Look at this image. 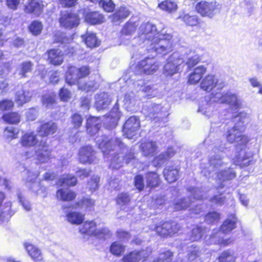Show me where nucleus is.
I'll list each match as a JSON object with an SVG mask.
<instances>
[{"instance_id":"obj_38","label":"nucleus","mask_w":262,"mask_h":262,"mask_svg":"<svg viewBox=\"0 0 262 262\" xmlns=\"http://www.w3.org/2000/svg\"><path fill=\"white\" fill-rule=\"evenodd\" d=\"M164 176L169 183L175 182L178 179V170L173 167H168L163 171Z\"/></svg>"},{"instance_id":"obj_46","label":"nucleus","mask_w":262,"mask_h":262,"mask_svg":"<svg viewBox=\"0 0 262 262\" xmlns=\"http://www.w3.org/2000/svg\"><path fill=\"white\" fill-rule=\"evenodd\" d=\"M159 7L164 11L168 12H172L177 10L178 6L177 4L169 0H166L160 4Z\"/></svg>"},{"instance_id":"obj_29","label":"nucleus","mask_w":262,"mask_h":262,"mask_svg":"<svg viewBox=\"0 0 262 262\" xmlns=\"http://www.w3.org/2000/svg\"><path fill=\"white\" fill-rule=\"evenodd\" d=\"M175 151L172 147L168 148L165 152H162L159 155L155 158L153 163L155 166L160 165L164 163L169 158L173 156Z\"/></svg>"},{"instance_id":"obj_60","label":"nucleus","mask_w":262,"mask_h":262,"mask_svg":"<svg viewBox=\"0 0 262 262\" xmlns=\"http://www.w3.org/2000/svg\"><path fill=\"white\" fill-rule=\"evenodd\" d=\"M173 254L169 250H167L161 252L159 258L156 262H170L172 259Z\"/></svg>"},{"instance_id":"obj_54","label":"nucleus","mask_w":262,"mask_h":262,"mask_svg":"<svg viewBox=\"0 0 262 262\" xmlns=\"http://www.w3.org/2000/svg\"><path fill=\"white\" fill-rule=\"evenodd\" d=\"M235 257L233 252L226 251L219 258V262H234Z\"/></svg>"},{"instance_id":"obj_10","label":"nucleus","mask_w":262,"mask_h":262,"mask_svg":"<svg viewBox=\"0 0 262 262\" xmlns=\"http://www.w3.org/2000/svg\"><path fill=\"white\" fill-rule=\"evenodd\" d=\"M184 61V58L179 53H173L168 58L167 63L164 67L163 74L165 76H171L178 73L179 67Z\"/></svg>"},{"instance_id":"obj_9","label":"nucleus","mask_w":262,"mask_h":262,"mask_svg":"<svg viewBox=\"0 0 262 262\" xmlns=\"http://www.w3.org/2000/svg\"><path fill=\"white\" fill-rule=\"evenodd\" d=\"M226 147L224 145L215 146L212 149L209 157V162L210 166L216 170H219L226 164L224 160V152Z\"/></svg>"},{"instance_id":"obj_19","label":"nucleus","mask_w":262,"mask_h":262,"mask_svg":"<svg viewBox=\"0 0 262 262\" xmlns=\"http://www.w3.org/2000/svg\"><path fill=\"white\" fill-rule=\"evenodd\" d=\"M218 80L215 76L212 74H208L206 76L201 82V88L207 92H210L215 86H218L221 89L223 86L217 84Z\"/></svg>"},{"instance_id":"obj_56","label":"nucleus","mask_w":262,"mask_h":262,"mask_svg":"<svg viewBox=\"0 0 262 262\" xmlns=\"http://www.w3.org/2000/svg\"><path fill=\"white\" fill-rule=\"evenodd\" d=\"M42 29V24L38 21H33L29 27V30L34 35H37L41 33Z\"/></svg>"},{"instance_id":"obj_51","label":"nucleus","mask_w":262,"mask_h":262,"mask_svg":"<svg viewBox=\"0 0 262 262\" xmlns=\"http://www.w3.org/2000/svg\"><path fill=\"white\" fill-rule=\"evenodd\" d=\"M3 120L10 124H16L20 121V115L14 112L8 113L3 116Z\"/></svg>"},{"instance_id":"obj_52","label":"nucleus","mask_w":262,"mask_h":262,"mask_svg":"<svg viewBox=\"0 0 262 262\" xmlns=\"http://www.w3.org/2000/svg\"><path fill=\"white\" fill-rule=\"evenodd\" d=\"M125 247L118 242H114L110 247L111 252L116 256H119L124 252Z\"/></svg>"},{"instance_id":"obj_14","label":"nucleus","mask_w":262,"mask_h":262,"mask_svg":"<svg viewBox=\"0 0 262 262\" xmlns=\"http://www.w3.org/2000/svg\"><path fill=\"white\" fill-rule=\"evenodd\" d=\"M79 159L83 164H92L98 161L96 151L92 146L85 145L81 147L79 150Z\"/></svg>"},{"instance_id":"obj_57","label":"nucleus","mask_w":262,"mask_h":262,"mask_svg":"<svg viewBox=\"0 0 262 262\" xmlns=\"http://www.w3.org/2000/svg\"><path fill=\"white\" fill-rule=\"evenodd\" d=\"M18 131L16 128L13 126H9L6 128L4 132V137L8 140H12L16 138Z\"/></svg>"},{"instance_id":"obj_43","label":"nucleus","mask_w":262,"mask_h":262,"mask_svg":"<svg viewBox=\"0 0 262 262\" xmlns=\"http://www.w3.org/2000/svg\"><path fill=\"white\" fill-rule=\"evenodd\" d=\"M67 217L68 222L73 224H80L84 220L83 214L75 211L67 214Z\"/></svg>"},{"instance_id":"obj_34","label":"nucleus","mask_w":262,"mask_h":262,"mask_svg":"<svg viewBox=\"0 0 262 262\" xmlns=\"http://www.w3.org/2000/svg\"><path fill=\"white\" fill-rule=\"evenodd\" d=\"M82 37L88 47L92 48L99 45L100 41L98 40L96 34L93 32L87 31L85 34L82 36Z\"/></svg>"},{"instance_id":"obj_8","label":"nucleus","mask_w":262,"mask_h":262,"mask_svg":"<svg viewBox=\"0 0 262 262\" xmlns=\"http://www.w3.org/2000/svg\"><path fill=\"white\" fill-rule=\"evenodd\" d=\"M246 116L247 114L242 112L234 117V121L236 122V123L232 128L228 131L227 135V140L230 143L235 142L237 138L241 134V131L246 119Z\"/></svg>"},{"instance_id":"obj_27","label":"nucleus","mask_w":262,"mask_h":262,"mask_svg":"<svg viewBox=\"0 0 262 262\" xmlns=\"http://www.w3.org/2000/svg\"><path fill=\"white\" fill-rule=\"evenodd\" d=\"M101 127V121L98 118L90 117L87 120V132L91 136L97 133Z\"/></svg>"},{"instance_id":"obj_12","label":"nucleus","mask_w":262,"mask_h":262,"mask_svg":"<svg viewBox=\"0 0 262 262\" xmlns=\"http://www.w3.org/2000/svg\"><path fill=\"white\" fill-rule=\"evenodd\" d=\"M220 9V5L216 2L201 1L198 3L196 6V9L198 13L203 16H207L210 18L219 13Z\"/></svg>"},{"instance_id":"obj_16","label":"nucleus","mask_w":262,"mask_h":262,"mask_svg":"<svg viewBox=\"0 0 262 262\" xmlns=\"http://www.w3.org/2000/svg\"><path fill=\"white\" fill-rule=\"evenodd\" d=\"M59 23L62 27L71 29L78 26L79 19L76 14L63 11L61 13Z\"/></svg>"},{"instance_id":"obj_32","label":"nucleus","mask_w":262,"mask_h":262,"mask_svg":"<svg viewBox=\"0 0 262 262\" xmlns=\"http://www.w3.org/2000/svg\"><path fill=\"white\" fill-rule=\"evenodd\" d=\"M85 20L91 24H99L103 23L104 20V16L98 12H88L84 17Z\"/></svg>"},{"instance_id":"obj_18","label":"nucleus","mask_w":262,"mask_h":262,"mask_svg":"<svg viewBox=\"0 0 262 262\" xmlns=\"http://www.w3.org/2000/svg\"><path fill=\"white\" fill-rule=\"evenodd\" d=\"M140 149L143 156L150 157L155 155L158 147L156 142L148 140L141 143Z\"/></svg>"},{"instance_id":"obj_26","label":"nucleus","mask_w":262,"mask_h":262,"mask_svg":"<svg viewBox=\"0 0 262 262\" xmlns=\"http://www.w3.org/2000/svg\"><path fill=\"white\" fill-rule=\"evenodd\" d=\"M206 72V68L204 66H199L194 69L193 72L189 74L188 82L195 84L199 82L203 75Z\"/></svg>"},{"instance_id":"obj_50","label":"nucleus","mask_w":262,"mask_h":262,"mask_svg":"<svg viewBox=\"0 0 262 262\" xmlns=\"http://www.w3.org/2000/svg\"><path fill=\"white\" fill-rule=\"evenodd\" d=\"M130 198L127 193H121L118 195L116 203L120 207L124 209L130 202Z\"/></svg>"},{"instance_id":"obj_35","label":"nucleus","mask_w":262,"mask_h":262,"mask_svg":"<svg viewBox=\"0 0 262 262\" xmlns=\"http://www.w3.org/2000/svg\"><path fill=\"white\" fill-rule=\"evenodd\" d=\"M43 6L38 2L31 1L25 7V11L29 13H34L35 15H39L42 10Z\"/></svg>"},{"instance_id":"obj_37","label":"nucleus","mask_w":262,"mask_h":262,"mask_svg":"<svg viewBox=\"0 0 262 262\" xmlns=\"http://www.w3.org/2000/svg\"><path fill=\"white\" fill-rule=\"evenodd\" d=\"M96 225L94 221L85 222L79 228L81 234L95 235L96 231Z\"/></svg>"},{"instance_id":"obj_23","label":"nucleus","mask_w":262,"mask_h":262,"mask_svg":"<svg viewBox=\"0 0 262 262\" xmlns=\"http://www.w3.org/2000/svg\"><path fill=\"white\" fill-rule=\"evenodd\" d=\"M32 95L31 92L21 86L16 92L15 101L18 105H23L31 100Z\"/></svg>"},{"instance_id":"obj_2","label":"nucleus","mask_w":262,"mask_h":262,"mask_svg":"<svg viewBox=\"0 0 262 262\" xmlns=\"http://www.w3.org/2000/svg\"><path fill=\"white\" fill-rule=\"evenodd\" d=\"M172 36L170 33H160L152 38L147 46L148 52L166 55L171 52L173 48Z\"/></svg>"},{"instance_id":"obj_15","label":"nucleus","mask_w":262,"mask_h":262,"mask_svg":"<svg viewBox=\"0 0 262 262\" xmlns=\"http://www.w3.org/2000/svg\"><path fill=\"white\" fill-rule=\"evenodd\" d=\"M140 127V122L139 118L136 116H131L126 121L123 125V134L128 139L132 138L136 135Z\"/></svg>"},{"instance_id":"obj_22","label":"nucleus","mask_w":262,"mask_h":262,"mask_svg":"<svg viewBox=\"0 0 262 262\" xmlns=\"http://www.w3.org/2000/svg\"><path fill=\"white\" fill-rule=\"evenodd\" d=\"M95 106L98 110L105 109L110 105L112 98L107 93L103 92L95 96Z\"/></svg>"},{"instance_id":"obj_48","label":"nucleus","mask_w":262,"mask_h":262,"mask_svg":"<svg viewBox=\"0 0 262 262\" xmlns=\"http://www.w3.org/2000/svg\"><path fill=\"white\" fill-rule=\"evenodd\" d=\"M205 232L206 231L204 228L196 227L191 231L190 240L192 242L198 241L202 238Z\"/></svg>"},{"instance_id":"obj_31","label":"nucleus","mask_w":262,"mask_h":262,"mask_svg":"<svg viewBox=\"0 0 262 262\" xmlns=\"http://www.w3.org/2000/svg\"><path fill=\"white\" fill-rule=\"evenodd\" d=\"M221 232H219L216 234H214L208 237V239L206 237V242L207 244H219L223 246H227L232 242L230 238L224 239L223 238L220 237Z\"/></svg>"},{"instance_id":"obj_24","label":"nucleus","mask_w":262,"mask_h":262,"mask_svg":"<svg viewBox=\"0 0 262 262\" xmlns=\"http://www.w3.org/2000/svg\"><path fill=\"white\" fill-rule=\"evenodd\" d=\"M24 247L29 255L35 262L43 261L42 253L38 248L30 243H25Z\"/></svg>"},{"instance_id":"obj_41","label":"nucleus","mask_w":262,"mask_h":262,"mask_svg":"<svg viewBox=\"0 0 262 262\" xmlns=\"http://www.w3.org/2000/svg\"><path fill=\"white\" fill-rule=\"evenodd\" d=\"M236 219L232 215L231 219L225 221L221 227V231L223 233H228L235 228Z\"/></svg>"},{"instance_id":"obj_59","label":"nucleus","mask_w":262,"mask_h":262,"mask_svg":"<svg viewBox=\"0 0 262 262\" xmlns=\"http://www.w3.org/2000/svg\"><path fill=\"white\" fill-rule=\"evenodd\" d=\"M220 214L216 211L210 212L205 217V220L208 224H212L220 220Z\"/></svg>"},{"instance_id":"obj_42","label":"nucleus","mask_w":262,"mask_h":262,"mask_svg":"<svg viewBox=\"0 0 262 262\" xmlns=\"http://www.w3.org/2000/svg\"><path fill=\"white\" fill-rule=\"evenodd\" d=\"M235 172L233 171L232 168H228L227 170H222L217 174L218 180L223 182L233 179L235 178Z\"/></svg>"},{"instance_id":"obj_63","label":"nucleus","mask_w":262,"mask_h":262,"mask_svg":"<svg viewBox=\"0 0 262 262\" xmlns=\"http://www.w3.org/2000/svg\"><path fill=\"white\" fill-rule=\"evenodd\" d=\"M136 26L134 24L127 23L122 30V34L125 35H131L135 31Z\"/></svg>"},{"instance_id":"obj_11","label":"nucleus","mask_w":262,"mask_h":262,"mask_svg":"<svg viewBox=\"0 0 262 262\" xmlns=\"http://www.w3.org/2000/svg\"><path fill=\"white\" fill-rule=\"evenodd\" d=\"M159 33L156 26L149 23H144L138 29V39L142 42H146L145 43L147 45L151 39Z\"/></svg>"},{"instance_id":"obj_62","label":"nucleus","mask_w":262,"mask_h":262,"mask_svg":"<svg viewBox=\"0 0 262 262\" xmlns=\"http://www.w3.org/2000/svg\"><path fill=\"white\" fill-rule=\"evenodd\" d=\"M110 235V231L106 227L97 228L95 236L98 238H105Z\"/></svg>"},{"instance_id":"obj_40","label":"nucleus","mask_w":262,"mask_h":262,"mask_svg":"<svg viewBox=\"0 0 262 262\" xmlns=\"http://www.w3.org/2000/svg\"><path fill=\"white\" fill-rule=\"evenodd\" d=\"M32 67L33 63L30 61L24 62L18 66L16 72L21 78L26 77L27 74L31 72Z\"/></svg>"},{"instance_id":"obj_17","label":"nucleus","mask_w":262,"mask_h":262,"mask_svg":"<svg viewBox=\"0 0 262 262\" xmlns=\"http://www.w3.org/2000/svg\"><path fill=\"white\" fill-rule=\"evenodd\" d=\"M150 251L147 250H134L125 255L121 259L122 262H139L145 260L148 256Z\"/></svg>"},{"instance_id":"obj_61","label":"nucleus","mask_w":262,"mask_h":262,"mask_svg":"<svg viewBox=\"0 0 262 262\" xmlns=\"http://www.w3.org/2000/svg\"><path fill=\"white\" fill-rule=\"evenodd\" d=\"M99 179L98 176H93L88 182V187L92 192L95 191L98 188Z\"/></svg>"},{"instance_id":"obj_53","label":"nucleus","mask_w":262,"mask_h":262,"mask_svg":"<svg viewBox=\"0 0 262 262\" xmlns=\"http://www.w3.org/2000/svg\"><path fill=\"white\" fill-rule=\"evenodd\" d=\"M179 18L182 19L187 25L193 26L198 24V18L196 15H190L184 14L179 16Z\"/></svg>"},{"instance_id":"obj_6","label":"nucleus","mask_w":262,"mask_h":262,"mask_svg":"<svg viewBox=\"0 0 262 262\" xmlns=\"http://www.w3.org/2000/svg\"><path fill=\"white\" fill-rule=\"evenodd\" d=\"M159 64L155 58H146L135 66L134 73L136 75L154 74L159 68Z\"/></svg>"},{"instance_id":"obj_28","label":"nucleus","mask_w":262,"mask_h":262,"mask_svg":"<svg viewBox=\"0 0 262 262\" xmlns=\"http://www.w3.org/2000/svg\"><path fill=\"white\" fill-rule=\"evenodd\" d=\"M19 142L22 146L32 147L37 144L38 140L34 133H27L22 136Z\"/></svg>"},{"instance_id":"obj_3","label":"nucleus","mask_w":262,"mask_h":262,"mask_svg":"<svg viewBox=\"0 0 262 262\" xmlns=\"http://www.w3.org/2000/svg\"><path fill=\"white\" fill-rule=\"evenodd\" d=\"M190 195L188 198H182L174 200L173 209L176 211L185 210L191 207L194 200H201L206 198V192L198 188L190 187L188 189Z\"/></svg>"},{"instance_id":"obj_13","label":"nucleus","mask_w":262,"mask_h":262,"mask_svg":"<svg viewBox=\"0 0 262 262\" xmlns=\"http://www.w3.org/2000/svg\"><path fill=\"white\" fill-rule=\"evenodd\" d=\"M254 155L253 152L246 148L244 150L242 149L235 155L232 159V162L234 165L241 167L248 166L255 163V161L253 159Z\"/></svg>"},{"instance_id":"obj_7","label":"nucleus","mask_w":262,"mask_h":262,"mask_svg":"<svg viewBox=\"0 0 262 262\" xmlns=\"http://www.w3.org/2000/svg\"><path fill=\"white\" fill-rule=\"evenodd\" d=\"M89 73L90 69L87 66H83L80 68L71 67L67 72L66 82L70 85L77 83L79 86V83H80L79 80L87 76Z\"/></svg>"},{"instance_id":"obj_36","label":"nucleus","mask_w":262,"mask_h":262,"mask_svg":"<svg viewBox=\"0 0 262 262\" xmlns=\"http://www.w3.org/2000/svg\"><path fill=\"white\" fill-rule=\"evenodd\" d=\"M130 14V11L126 8L121 7L112 16V21L118 23L126 18Z\"/></svg>"},{"instance_id":"obj_39","label":"nucleus","mask_w":262,"mask_h":262,"mask_svg":"<svg viewBox=\"0 0 262 262\" xmlns=\"http://www.w3.org/2000/svg\"><path fill=\"white\" fill-rule=\"evenodd\" d=\"M56 196L60 200L69 201L75 198L76 194L68 188L60 189L57 191Z\"/></svg>"},{"instance_id":"obj_20","label":"nucleus","mask_w":262,"mask_h":262,"mask_svg":"<svg viewBox=\"0 0 262 262\" xmlns=\"http://www.w3.org/2000/svg\"><path fill=\"white\" fill-rule=\"evenodd\" d=\"M162 107L161 105L150 104L148 106H145L143 108V112L146 117L154 120L163 117L161 114Z\"/></svg>"},{"instance_id":"obj_49","label":"nucleus","mask_w":262,"mask_h":262,"mask_svg":"<svg viewBox=\"0 0 262 262\" xmlns=\"http://www.w3.org/2000/svg\"><path fill=\"white\" fill-rule=\"evenodd\" d=\"M147 186L149 187H155L158 185L159 176L154 172H150L146 174Z\"/></svg>"},{"instance_id":"obj_5","label":"nucleus","mask_w":262,"mask_h":262,"mask_svg":"<svg viewBox=\"0 0 262 262\" xmlns=\"http://www.w3.org/2000/svg\"><path fill=\"white\" fill-rule=\"evenodd\" d=\"M211 96V99L213 101L228 104L231 107L235 110L239 108L242 105L241 99L235 93L231 91L224 92L222 94L212 93Z\"/></svg>"},{"instance_id":"obj_44","label":"nucleus","mask_w":262,"mask_h":262,"mask_svg":"<svg viewBox=\"0 0 262 262\" xmlns=\"http://www.w3.org/2000/svg\"><path fill=\"white\" fill-rule=\"evenodd\" d=\"M200 249L194 244H192L188 247L187 258L189 261H192L200 255Z\"/></svg>"},{"instance_id":"obj_30","label":"nucleus","mask_w":262,"mask_h":262,"mask_svg":"<svg viewBox=\"0 0 262 262\" xmlns=\"http://www.w3.org/2000/svg\"><path fill=\"white\" fill-rule=\"evenodd\" d=\"M121 115L119 111V108L117 106H114L110 112L108 116L107 117V120L110 121L109 125H106V126L108 129H112L115 127L118 120L120 118Z\"/></svg>"},{"instance_id":"obj_64","label":"nucleus","mask_w":262,"mask_h":262,"mask_svg":"<svg viewBox=\"0 0 262 262\" xmlns=\"http://www.w3.org/2000/svg\"><path fill=\"white\" fill-rule=\"evenodd\" d=\"M54 95H45L42 97V103L47 107L50 108L55 103Z\"/></svg>"},{"instance_id":"obj_21","label":"nucleus","mask_w":262,"mask_h":262,"mask_svg":"<svg viewBox=\"0 0 262 262\" xmlns=\"http://www.w3.org/2000/svg\"><path fill=\"white\" fill-rule=\"evenodd\" d=\"M57 130V125L53 121L43 123L37 129L39 135L42 137L53 135Z\"/></svg>"},{"instance_id":"obj_1","label":"nucleus","mask_w":262,"mask_h":262,"mask_svg":"<svg viewBox=\"0 0 262 262\" xmlns=\"http://www.w3.org/2000/svg\"><path fill=\"white\" fill-rule=\"evenodd\" d=\"M96 143L105 156L109 155L111 151H116L114 154H111L113 155L111 159L110 164L113 169H119L124 163H131L133 165H135L137 160L135 159L134 153L130 151L127 153L125 158L122 152L117 153L118 150H123L125 147L124 143L119 138L108 139L107 137H104L102 139H97Z\"/></svg>"},{"instance_id":"obj_45","label":"nucleus","mask_w":262,"mask_h":262,"mask_svg":"<svg viewBox=\"0 0 262 262\" xmlns=\"http://www.w3.org/2000/svg\"><path fill=\"white\" fill-rule=\"evenodd\" d=\"M123 102L127 109L131 110L136 104L134 93L129 92L126 94L123 97Z\"/></svg>"},{"instance_id":"obj_25","label":"nucleus","mask_w":262,"mask_h":262,"mask_svg":"<svg viewBox=\"0 0 262 262\" xmlns=\"http://www.w3.org/2000/svg\"><path fill=\"white\" fill-rule=\"evenodd\" d=\"M48 60L50 63L58 66L63 61V53L58 49H51L48 52Z\"/></svg>"},{"instance_id":"obj_33","label":"nucleus","mask_w":262,"mask_h":262,"mask_svg":"<svg viewBox=\"0 0 262 262\" xmlns=\"http://www.w3.org/2000/svg\"><path fill=\"white\" fill-rule=\"evenodd\" d=\"M22 176L23 177V180L27 183H31L32 186H30V188L34 191H36L37 190L34 188L35 186H38V184L35 182L38 174L32 172V171L24 168V170L22 171Z\"/></svg>"},{"instance_id":"obj_47","label":"nucleus","mask_w":262,"mask_h":262,"mask_svg":"<svg viewBox=\"0 0 262 262\" xmlns=\"http://www.w3.org/2000/svg\"><path fill=\"white\" fill-rule=\"evenodd\" d=\"M58 183L61 185L75 186L77 183V179L71 174H67L60 178Z\"/></svg>"},{"instance_id":"obj_4","label":"nucleus","mask_w":262,"mask_h":262,"mask_svg":"<svg viewBox=\"0 0 262 262\" xmlns=\"http://www.w3.org/2000/svg\"><path fill=\"white\" fill-rule=\"evenodd\" d=\"M34 154L32 151H27L25 152L27 158H30L34 156V158L37 163H45L48 162L51 158V151L49 149L48 145L43 140L34 147Z\"/></svg>"},{"instance_id":"obj_55","label":"nucleus","mask_w":262,"mask_h":262,"mask_svg":"<svg viewBox=\"0 0 262 262\" xmlns=\"http://www.w3.org/2000/svg\"><path fill=\"white\" fill-rule=\"evenodd\" d=\"M165 228L168 231L169 236H171L177 233L180 230V226L175 222H166L164 223Z\"/></svg>"},{"instance_id":"obj_58","label":"nucleus","mask_w":262,"mask_h":262,"mask_svg":"<svg viewBox=\"0 0 262 262\" xmlns=\"http://www.w3.org/2000/svg\"><path fill=\"white\" fill-rule=\"evenodd\" d=\"M99 5L106 12H112L115 9V4L112 0H100Z\"/></svg>"}]
</instances>
